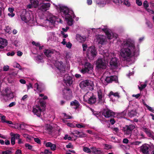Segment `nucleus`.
Returning <instances> with one entry per match:
<instances>
[{"instance_id": "9b49d317", "label": "nucleus", "mask_w": 154, "mask_h": 154, "mask_svg": "<svg viewBox=\"0 0 154 154\" xmlns=\"http://www.w3.org/2000/svg\"><path fill=\"white\" fill-rule=\"evenodd\" d=\"M149 145L145 143L140 147V152L144 154H149Z\"/></svg>"}, {"instance_id": "c756f323", "label": "nucleus", "mask_w": 154, "mask_h": 154, "mask_svg": "<svg viewBox=\"0 0 154 154\" xmlns=\"http://www.w3.org/2000/svg\"><path fill=\"white\" fill-rule=\"evenodd\" d=\"M72 134L74 135V134H76L79 135V137H85V134L82 132H79L77 130H74L73 131V132L72 133Z\"/></svg>"}, {"instance_id": "58836bf2", "label": "nucleus", "mask_w": 154, "mask_h": 154, "mask_svg": "<svg viewBox=\"0 0 154 154\" xmlns=\"http://www.w3.org/2000/svg\"><path fill=\"white\" fill-rule=\"evenodd\" d=\"M146 24L147 26L150 29L152 28V23L149 21H147L146 22Z\"/></svg>"}, {"instance_id": "e433bc0d", "label": "nucleus", "mask_w": 154, "mask_h": 154, "mask_svg": "<svg viewBox=\"0 0 154 154\" xmlns=\"http://www.w3.org/2000/svg\"><path fill=\"white\" fill-rule=\"evenodd\" d=\"M55 19L54 17H51L49 18V20L51 23H54L55 22Z\"/></svg>"}, {"instance_id": "49530a36", "label": "nucleus", "mask_w": 154, "mask_h": 154, "mask_svg": "<svg viewBox=\"0 0 154 154\" xmlns=\"http://www.w3.org/2000/svg\"><path fill=\"white\" fill-rule=\"evenodd\" d=\"M146 86V84L141 85L140 87H139V89L140 90H142L144 88H145Z\"/></svg>"}, {"instance_id": "79ce46f5", "label": "nucleus", "mask_w": 154, "mask_h": 154, "mask_svg": "<svg viewBox=\"0 0 154 154\" xmlns=\"http://www.w3.org/2000/svg\"><path fill=\"white\" fill-rule=\"evenodd\" d=\"M107 34H106V35L107 38L109 39H110L112 38V37H113V36H112V35H111V34L109 32H106Z\"/></svg>"}, {"instance_id": "6e6552de", "label": "nucleus", "mask_w": 154, "mask_h": 154, "mask_svg": "<svg viewBox=\"0 0 154 154\" xmlns=\"http://www.w3.org/2000/svg\"><path fill=\"white\" fill-rule=\"evenodd\" d=\"M91 64L88 62L85 63V68L82 69L81 72L83 74H85L87 72L89 73L90 71H92L93 69Z\"/></svg>"}, {"instance_id": "1a4fd4ad", "label": "nucleus", "mask_w": 154, "mask_h": 154, "mask_svg": "<svg viewBox=\"0 0 154 154\" xmlns=\"http://www.w3.org/2000/svg\"><path fill=\"white\" fill-rule=\"evenodd\" d=\"M118 59L116 57L112 58L109 62L110 67L113 69L117 68L118 67Z\"/></svg>"}, {"instance_id": "338daca9", "label": "nucleus", "mask_w": 154, "mask_h": 154, "mask_svg": "<svg viewBox=\"0 0 154 154\" xmlns=\"http://www.w3.org/2000/svg\"><path fill=\"white\" fill-rule=\"evenodd\" d=\"M129 140L127 138H124L123 140V143H124L127 144L128 143Z\"/></svg>"}, {"instance_id": "c9c22d12", "label": "nucleus", "mask_w": 154, "mask_h": 154, "mask_svg": "<svg viewBox=\"0 0 154 154\" xmlns=\"http://www.w3.org/2000/svg\"><path fill=\"white\" fill-rule=\"evenodd\" d=\"M12 153V151L10 150H7L5 151L2 152V154H11Z\"/></svg>"}, {"instance_id": "4c0bfd02", "label": "nucleus", "mask_w": 154, "mask_h": 154, "mask_svg": "<svg viewBox=\"0 0 154 154\" xmlns=\"http://www.w3.org/2000/svg\"><path fill=\"white\" fill-rule=\"evenodd\" d=\"M83 150L85 152L88 153H90L91 152L90 149L86 147H83Z\"/></svg>"}, {"instance_id": "4be33fe9", "label": "nucleus", "mask_w": 154, "mask_h": 154, "mask_svg": "<svg viewBox=\"0 0 154 154\" xmlns=\"http://www.w3.org/2000/svg\"><path fill=\"white\" fill-rule=\"evenodd\" d=\"M108 0H96V4L99 7H103L107 3Z\"/></svg>"}, {"instance_id": "0eeeda50", "label": "nucleus", "mask_w": 154, "mask_h": 154, "mask_svg": "<svg viewBox=\"0 0 154 154\" xmlns=\"http://www.w3.org/2000/svg\"><path fill=\"white\" fill-rule=\"evenodd\" d=\"M102 114L106 118L114 117L116 114L115 112L108 108L104 109L102 111Z\"/></svg>"}, {"instance_id": "473e14b6", "label": "nucleus", "mask_w": 154, "mask_h": 154, "mask_svg": "<svg viewBox=\"0 0 154 154\" xmlns=\"http://www.w3.org/2000/svg\"><path fill=\"white\" fill-rule=\"evenodd\" d=\"M136 114V112L135 111L132 110L128 112V115L129 117H132L135 116Z\"/></svg>"}, {"instance_id": "5fc2aeb1", "label": "nucleus", "mask_w": 154, "mask_h": 154, "mask_svg": "<svg viewBox=\"0 0 154 154\" xmlns=\"http://www.w3.org/2000/svg\"><path fill=\"white\" fill-rule=\"evenodd\" d=\"M35 141L38 144L41 143V140L38 138H34Z\"/></svg>"}, {"instance_id": "dca6fc26", "label": "nucleus", "mask_w": 154, "mask_h": 154, "mask_svg": "<svg viewBox=\"0 0 154 154\" xmlns=\"http://www.w3.org/2000/svg\"><path fill=\"white\" fill-rule=\"evenodd\" d=\"M63 80L64 83L67 86H70L72 83V78L68 74L64 75Z\"/></svg>"}, {"instance_id": "20e7f679", "label": "nucleus", "mask_w": 154, "mask_h": 154, "mask_svg": "<svg viewBox=\"0 0 154 154\" xmlns=\"http://www.w3.org/2000/svg\"><path fill=\"white\" fill-rule=\"evenodd\" d=\"M3 95L4 99L6 101L11 99H13L14 95L11 89L8 87L6 88L3 92Z\"/></svg>"}, {"instance_id": "ea45409f", "label": "nucleus", "mask_w": 154, "mask_h": 154, "mask_svg": "<svg viewBox=\"0 0 154 154\" xmlns=\"http://www.w3.org/2000/svg\"><path fill=\"white\" fill-rule=\"evenodd\" d=\"M143 6L145 9L148 8L149 7V4L147 1L145 0L144 2L143 3Z\"/></svg>"}, {"instance_id": "7ed1b4c3", "label": "nucleus", "mask_w": 154, "mask_h": 154, "mask_svg": "<svg viewBox=\"0 0 154 154\" xmlns=\"http://www.w3.org/2000/svg\"><path fill=\"white\" fill-rule=\"evenodd\" d=\"M84 98L89 104H93L95 103L96 98L93 93L88 92L84 96Z\"/></svg>"}, {"instance_id": "13d9d810", "label": "nucleus", "mask_w": 154, "mask_h": 154, "mask_svg": "<svg viewBox=\"0 0 154 154\" xmlns=\"http://www.w3.org/2000/svg\"><path fill=\"white\" fill-rule=\"evenodd\" d=\"M15 54V53L14 51H12L11 52H9L7 53V55L8 56H13Z\"/></svg>"}, {"instance_id": "412c9836", "label": "nucleus", "mask_w": 154, "mask_h": 154, "mask_svg": "<svg viewBox=\"0 0 154 154\" xmlns=\"http://www.w3.org/2000/svg\"><path fill=\"white\" fill-rule=\"evenodd\" d=\"M43 53L47 57H49L54 54V51L49 49H45L43 50Z\"/></svg>"}, {"instance_id": "ddd939ff", "label": "nucleus", "mask_w": 154, "mask_h": 154, "mask_svg": "<svg viewBox=\"0 0 154 154\" xmlns=\"http://www.w3.org/2000/svg\"><path fill=\"white\" fill-rule=\"evenodd\" d=\"M93 83L92 82L89 80H86L82 81L79 84V86L81 88H83L87 86L92 87Z\"/></svg>"}, {"instance_id": "f704fd0d", "label": "nucleus", "mask_w": 154, "mask_h": 154, "mask_svg": "<svg viewBox=\"0 0 154 154\" xmlns=\"http://www.w3.org/2000/svg\"><path fill=\"white\" fill-rule=\"evenodd\" d=\"M111 95H113L115 97H118L119 96V94L117 93H114L112 91H111L110 92L109 94V96L110 97Z\"/></svg>"}, {"instance_id": "37998d69", "label": "nucleus", "mask_w": 154, "mask_h": 154, "mask_svg": "<svg viewBox=\"0 0 154 154\" xmlns=\"http://www.w3.org/2000/svg\"><path fill=\"white\" fill-rule=\"evenodd\" d=\"M124 2L123 1V2L122 3L123 4H125L128 6H129L130 5V3L128 1V0H124Z\"/></svg>"}, {"instance_id": "6ab92c4d", "label": "nucleus", "mask_w": 154, "mask_h": 154, "mask_svg": "<svg viewBox=\"0 0 154 154\" xmlns=\"http://www.w3.org/2000/svg\"><path fill=\"white\" fill-rule=\"evenodd\" d=\"M50 5L51 4L50 3L42 4L39 8L38 9L42 11H46L48 10Z\"/></svg>"}, {"instance_id": "3c124183", "label": "nucleus", "mask_w": 154, "mask_h": 154, "mask_svg": "<svg viewBox=\"0 0 154 154\" xmlns=\"http://www.w3.org/2000/svg\"><path fill=\"white\" fill-rule=\"evenodd\" d=\"M145 9L149 13L152 14H154V11L153 10L150 9L148 8Z\"/></svg>"}, {"instance_id": "8fccbe9b", "label": "nucleus", "mask_w": 154, "mask_h": 154, "mask_svg": "<svg viewBox=\"0 0 154 154\" xmlns=\"http://www.w3.org/2000/svg\"><path fill=\"white\" fill-rule=\"evenodd\" d=\"M13 66L14 67H16L19 68L20 69H21V67L20 64L18 63H15L14 64Z\"/></svg>"}, {"instance_id": "72a5a7b5", "label": "nucleus", "mask_w": 154, "mask_h": 154, "mask_svg": "<svg viewBox=\"0 0 154 154\" xmlns=\"http://www.w3.org/2000/svg\"><path fill=\"white\" fill-rule=\"evenodd\" d=\"M123 0H112V2L117 5H119L120 4H122Z\"/></svg>"}, {"instance_id": "f8f14e48", "label": "nucleus", "mask_w": 154, "mask_h": 154, "mask_svg": "<svg viewBox=\"0 0 154 154\" xmlns=\"http://www.w3.org/2000/svg\"><path fill=\"white\" fill-rule=\"evenodd\" d=\"M63 92L64 94V97L67 100L69 99L72 97V91L69 88H66L63 91Z\"/></svg>"}, {"instance_id": "5701e85b", "label": "nucleus", "mask_w": 154, "mask_h": 154, "mask_svg": "<svg viewBox=\"0 0 154 154\" xmlns=\"http://www.w3.org/2000/svg\"><path fill=\"white\" fill-rule=\"evenodd\" d=\"M8 42L7 40L2 38H0V48L1 49H3L6 46Z\"/></svg>"}, {"instance_id": "6e6d98bb", "label": "nucleus", "mask_w": 154, "mask_h": 154, "mask_svg": "<svg viewBox=\"0 0 154 154\" xmlns=\"http://www.w3.org/2000/svg\"><path fill=\"white\" fill-rule=\"evenodd\" d=\"M87 45L86 44H82L83 50V51H85L87 48Z\"/></svg>"}, {"instance_id": "603ef678", "label": "nucleus", "mask_w": 154, "mask_h": 154, "mask_svg": "<svg viewBox=\"0 0 154 154\" xmlns=\"http://www.w3.org/2000/svg\"><path fill=\"white\" fill-rule=\"evenodd\" d=\"M76 126L78 128H85V125H81L80 124H78V123L76 124Z\"/></svg>"}, {"instance_id": "9d476101", "label": "nucleus", "mask_w": 154, "mask_h": 154, "mask_svg": "<svg viewBox=\"0 0 154 154\" xmlns=\"http://www.w3.org/2000/svg\"><path fill=\"white\" fill-rule=\"evenodd\" d=\"M21 20L25 22H28L31 19L30 14L28 12L25 11L20 16Z\"/></svg>"}, {"instance_id": "39448f33", "label": "nucleus", "mask_w": 154, "mask_h": 154, "mask_svg": "<svg viewBox=\"0 0 154 154\" xmlns=\"http://www.w3.org/2000/svg\"><path fill=\"white\" fill-rule=\"evenodd\" d=\"M97 50L94 46L89 47L87 50V56L89 59H92L96 57L97 55Z\"/></svg>"}, {"instance_id": "423d86ee", "label": "nucleus", "mask_w": 154, "mask_h": 154, "mask_svg": "<svg viewBox=\"0 0 154 154\" xmlns=\"http://www.w3.org/2000/svg\"><path fill=\"white\" fill-rule=\"evenodd\" d=\"M96 67L98 69L100 70L106 69V65L105 60L102 58L98 59L96 61Z\"/></svg>"}, {"instance_id": "bb28decb", "label": "nucleus", "mask_w": 154, "mask_h": 154, "mask_svg": "<svg viewBox=\"0 0 154 154\" xmlns=\"http://www.w3.org/2000/svg\"><path fill=\"white\" fill-rule=\"evenodd\" d=\"M46 130L48 131L49 134H52L54 130V128L50 125L47 124L46 126Z\"/></svg>"}, {"instance_id": "4d7b16f0", "label": "nucleus", "mask_w": 154, "mask_h": 154, "mask_svg": "<svg viewBox=\"0 0 154 154\" xmlns=\"http://www.w3.org/2000/svg\"><path fill=\"white\" fill-rule=\"evenodd\" d=\"M64 117H66V119H69L71 118V117L70 116L67 115L66 113H63Z\"/></svg>"}, {"instance_id": "680f3d73", "label": "nucleus", "mask_w": 154, "mask_h": 154, "mask_svg": "<svg viewBox=\"0 0 154 154\" xmlns=\"http://www.w3.org/2000/svg\"><path fill=\"white\" fill-rule=\"evenodd\" d=\"M66 46L68 48H70L72 46V44L70 42H68L67 44H66Z\"/></svg>"}, {"instance_id": "0e129e2a", "label": "nucleus", "mask_w": 154, "mask_h": 154, "mask_svg": "<svg viewBox=\"0 0 154 154\" xmlns=\"http://www.w3.org/2000/svg\"><path fill=\"white\" fill-rule=\"evenodd\" d=\"M109 121L112 125H113L116 122L115 119L113 118L111 119Z\"/></svg>"}, {"instance_id": "7c9ffc66", "label": "nucleus", "mask_w": 154, "mask_h": 154, "mask_svg": "<svg viewBox=\"0 0 154 154\" xmlns=\"http://www.w3.org/2000/svg\"><path fill=\"white\" fill-rule=\"evenodd\" d=\"M30 2L34 8H37L38 6V2L37 0H30Z\"/></svg>"}, {"instance_id": "2f4dec72", "label": "nucleus", "mask_w": 154, "mask_h": 154, "mask_svg": "<svg viewBox=\"0 0 154 154\" xmlns=\"http://www.w3.org/2000/svg\"><path fill=\"white\" fill-rule=\"evenodd\" d=\"M92 152L97 154L100 153V151L98 150L95 147H93L91 148Z\"/></svg>"}, {"instance_id": "393cba45", "label": "nucleus", "mask_w": 154, "mask_h": 154, "mask_svg": "<svg viewBox=\"0 0 154 154\" xmlns=\"http://www.w3.org/2000/svg\"><path fill=\"white\" fill-rule=\"evenodd\" d=\"M36 106H39L41 108L43 111H44L45 110L46 107V102L44 101H40L38 105H36Z\"/></svg>"}, {"instance_id": "e2e57ef3", "label": "nucleus", "mask_w": 154, "mask_h": 154, "mask_svg": "<svg viewBox=\"0 0 154 154\" xmlns=\"http://www.w3.org/2000/svg\"><path fill=\"white\" fill-rule=\"evenodd\" d=\"M61 34L63 35V38H66L68 36V35L67 34H65L63 31H61Z\"/></svg>"}, {"instance_id": "de8ad7c7", "label": "nucleus", "mask_w": 154, "mask_h": 154, "mask_svg": "<svg viewBox=\"0 0 154 154\" xmlns=\"http://www.w3.org/2000/svg\"><path fill=\"white\" fill-rule=\"evenodd\" d=\"M1 122L2 123H4L6 122V120H5L6 117L5 116L2 115L1 116Z\"/></svg>"}, {"instance_id": "69168bd1", "label": "nucleus", "mask_w": 154, "mask_h": 154, "mask_svg": "<svg viewBox=\"0 0 154 154\" xmlns=\"http://www.w3.org/2000/svg\"><path fill=\"white\" fill-rule=\"evenodd\" d=\"M141 143V141H136L133 143V144L134 145H138Z\"/></svg>"}, {"instance_id": "a211bd4d", "label": "nucleus", "mask_w": 154, "mask_h": 154, "mask_svg": "<svg viewBox=\"0 0 154 154\" xmlns=\"http://www.w3.org/2000/svg\"><path fill=\"white\" fill-rule=\"evenodd\" d=\"M32 112L34 115H36L38 117H40L41 116V113L44 112L39 106H36L35 107H33Z\"/></svg>"}, {"instance_id": "f257e3e1", "label": "nucleus", "mask_w": 154, "mask_h": 154, "mask_svg": "<svg viewBox=\"0 0 154 154\" xmlns=\"http://www.w3.org/2000/svg\"><path fill=\"white\" fill-rule=\"evenodd\" d=\"M135 47L134 42L131 39H127L124 41L122 44L120 50V55L125 60L130 57L134 54Z\"/></svg>"}, {"instance_id": "864d4df0", "label": "nucleus", "mask_w": 154, "mask_h": 154, "mask_svg": "<svg viewBox=\"0 0 154 154\" xmlns=\"http://www.w3.org/2000/svg\"><path fill=\"white\" fill-rule=\"evenodd\" d=\"M15 138L14 137L11 138V143L12 145H14L15 144Z\"/></svg>"}, {"instance_id": "cd10ccee", "label": "nucleus", "mask_w": 154, "mask_h": 154, "mask_svg": "<svg viewBox=\"0 0 154 154\" xmlns=\"http://www.w3.org/2000/svg\"><path fill=\"white\" fill-rule=\"evenodd\" d=\"M45 146L47 147H50L51 150L53 151L55 150L56 149V145L52 143L51 142H47L46 143Z\"/></svg>"}, {"instance_id": "2eb2a0df", "label": "nucleus", "mask_w": 154, "mask_h": 154, "mask_svg": "<svg viewBox=\"0 0 154 154\" xmlns=\"http://www.w3.org/2000/svg\"><path fill=\"white\" fill-rule=\"evenodd\" d=\"M66 67L65 65L63 64L62 61L59 62V65L57 67V68L61 73L62 75H63V74L65 73L66 71L65 69Z\"/></svg>"}, {"instance_id": "aec40b11", "label": "nucleus", "mask_w": 154, "mask_h": 154, "mask_svg": "<svg viewBox=\"0 0 154 154\" xmlns=\"http://www.w3.org/2000/svg\"><path fill=\"white\" fill-rule=\"evenodd\" d=\"M98 103L100 104L103 103L104 101V98L102 96V91L99 90L97 91Z\"/></svg>"}, {"instance_id": "c03bdc74", "label": "nucleus", "mask_w": 154, "mask_h": 154, "mask_svg": "<svg viewBox=\"0 0 154 154\" xmlns=\"http://www.w3.org/2000/svg\"><path fill=\"white\" fill-rule=\"evenodd\" d=\"M43 59V56L42 55H38L36 57V60L37 61L41 60Z\"/></svg>"}, {"instance_id": "f3484780", "label": "nucleus", "mask_w": 154, "mask_h": 154, "mask_svg": "<svg viewBox=\"0 0 154 154\" xmlns=\"http://www.w3.org/2000/svg\"><path fill=\"white\" fill-rule=\"evenodd\" d=\"M124 128V131L127 134L129 135L132 133V131L135 128V126L133 125H126Z\"/></svg>"}, {"instance_id": "f03ea898", "label": "nucleus", "mask_w": 154, "mask_h": 154, "mask_svg": "<svg viewBox=\"0 0 154 154\" xmlns=\"http://www.w3.org/2000/svg\"><path fill=\"white\" fill-rule=\"evenodd\" d=\"M59 8L60 12L62 17H65L69 26H72L73 23V20L72 18V17L74 18L75 16L73 11L70 10L66 6L59 5Z\"/></svg>"}, {"instance_id": "b1692460", "label": "nucleus", "mask_w": 154, "mask_h": 154, "mask_svg": "<svg viewBox=\"0 0 154 154\" xmlns=\"http://www.w3.org/2000/svg\"><path fill=\"white\" fill-rule=\"evenodd\" d=\"M76 39L79 42H83L86 40V37L85 36H81L80 35H76Z\"/></svg>"}, {"instance_id": "774afa93", "label": "nucleus", "mask_w": 154, "mask_h": 154, "mask_svg": "<svg viewBox=\"0 0 154 154\" xmlns=\"http://www.w3.org/2000/svg\"><path fill=\"white\" fill-rule=\"evenodd\" d=\"M15 154H22L21 150L19 149H17L15 152Z\"/></svg>"}, {"instance_id": "bf43d9fd", "label": "nucleus", "mask_w": 154, "mask_h": 154, "mask_svg": "<svg viewBox=\"0 0 154 154\" xmlns=\"http://www.w3.org/2000/svg\"><path fill=\"white\" fill-rule=\"evenodd\" d=\"M44 151L45 153L46 154H51L52 153V152L49 149H45Z\"/></svg>"}, {"instance_id": "052dcab7", "label": "nucleus", "mask_w": 154, "mask_h": 154, "mask_svg": "<svg viewBox=\"0 0 154 154\" xmlns=\"http://www.w3.org/2000/svg\"><path fill=\"white\" fill-rule=\"evenodd\" d=\"M9 69V66L8 65L4 66L3 67V70L5 71H7Z\"/></svg>"}, {"instance_id": "4468645a", "label": "nucleus", "mask_w": 154, "mask_h": 154, "mask_svg": "<svg viewBox=\"0 0 154 154\" xmlns=\"http://www.w3.org/2000/svg\"><path fill=\"white\" fill-rule=\"evenodd\" d=\"M117 78L116 75L107 76L105 79L104 85H107L108 84L112 83L113 81H116Z\"/></svg>"}, {"instance_id": "a18cd8bd", "label": "nucleus", "mask_w": 154, "mask_h": 154, "mask_svg": "<svg viewBox=\"0 0 154 154\" xmlns=\"http://www.w3.org/2000/svg\"><path fill=\"white\" fill-rule=\"evenodd\" d=\"M143 131L146 133V134H148L149 135H151V134L149 132L148 129L146 128H143Z\"/></svg>"}, {"instance_id": "a878e982", "label": "nucleus", "mask_w": 154, "mask_h": 154, "mask_svg": "<svg viewBox=\"0 0 154 154\" xmlns=\"http://www.w3.org/2000/svg\"><path fill=\"white\" fill-rule=\"evenodd\" d=\"M80 105V104L79 101L76 100H75L74 101H71L70 103V105L71 106H75L74 108L75 109H77L79 108Z\"/></svg>"}, {"instance_id": "c85d7f7f", "label": "nucleus", "mask_w": 154, "mask_h": 154, "mask_svg": "<svg viewBox=\"0 0 154 154\" xmlns=\"http://www.w3.org/2000/svg\"><path fill=\"white\" fill-rule=\"evenodd\" d=\"M97 41L99 44L103 45L106 42L105 39L103 36H98L97 38Z\"/></svg>"}, {"instance_id": "09e8293b", "label": "nucleus", "mask_w": 154, "mask_h": 154, "mask_svg": "<svg viewBox=\"0 0 154 154\" xmlns=\"http://www.w3.org/2000/svg\"><path fill=\"white\" fill-rule=\"evenodd\" d=\"M66 147L67 148H71L73 149L74 148L73 146L72 145V143H69L67 145Z\"/></svg>"}, {"instance_id": "a19ab883", "label": "nucleus", "mask_w": 154, "mask_h": 154, "mask_svg": "<svg viewBox=\"0 0 154 154\" xmlns=\"http://www.w3.org/2000/svg\"><path fill=\"white\" fill-rule=\"evenodd\" d=\"M25 146L26 148H27L29 149L33 150L32 149V146L30 145L29 143H26L25 144Z\"/></svg>"}]
</instances>
